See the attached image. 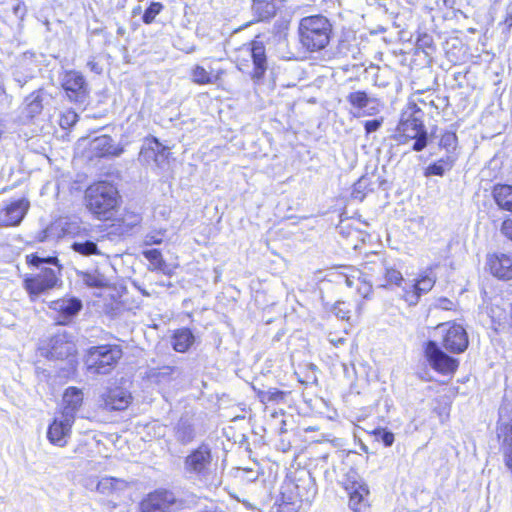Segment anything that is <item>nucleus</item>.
<instances>
[{"instance_id":"nucleus-46","label":"nucleus","mask_w":512,"mask_h":512,"mask_svg":"<svg viewBox=\"0 0 512 512\" xmlns=\"http://www.w3.org/2000/svg\"><path fill=\"white\" fill-rule=\"evenodd\" d=\"M502 448L504 453L505 464L508 467V469H510L512 472V444L502 446Z\"/></svg>"},{"instance_id":"nucleus-25","label":"nucleus","mask_w":512,"mask_h":512,"mask_svg":"<svg viewBox=\"0 0 512 512\" xmlns=\"http://www.w3.org/2000/svg\"><path fill=\"white\" fill-rule=\"evenodd\" d=\"M497 436L502 440V446L512 444V413H509L506 406L499 409Z\"/></svg>"},{"instance_id":"nucleus-54","label":"nucleus","mask_w":512,"mask_h":512,"mask_svg":"<svg viewBox=\"0 0 512 512\" xmlns=\"http://www.w3.org/2000/svg\"><path fill=\"white\" fill-rule=\"evenodd\" d=\"M329 341L334 346H339L344 344L347 341V339L343 337L330 336Z\"/></svg>"},{"instance_id":"nucleus-24","label":"nucleus","mask_w":512,"mask_h":512,"mask_svg":"<svg viewBox=\"0 0 512 512\" xmlns=\"http://www.w3.org/2000/svg\"><path fill=\"white\" fill-rule=\"evenodd\" d=\"M50 307L64 318L60 323L65 324L66 320L71 319L81 310L82 302L77 298H63L53 301Z\"/></svg>"},{"instance_id":"nucleus-12","label":"nucleus","mask_w":512,"mask_h":512,"mask_svg":"<svg viewBox=\"0 0 512 512\" xmlns=\"http://www.w3.org/2000/svg\"><path fill=\"white\" fill-rule=\"evenodd\" d=\"M245 51L251 57L253 62V70L251 72V78L255 82L261 81L268 69L266 49L260 36L256 38L245 48Z\"/></svg>"},{"instance_id":"nucleus-32","label":"nucleus","mask_w":512,"mask_h":512,"mask_svg":"<svg viewBox=\"0 0 512 512\" xmlns=\"http://www.w3.org/2000/svg\"><path fill=\"white\" fill-rule=\"evenodd\" d=\"M78 278L90 288H103L107 285V279L98 270L77 271Z\"/></svg>"},{"instance_id":"nucleus-18","label":"nucleus","mask_w":512,"mask_h":512,"mask_svg":"<svg viewBox=\"0 0 512 512\" xmlns=\"http://www.w3.org/2000/svg\"><path fill=\"white\" fill-rule=\"evenodd\" d=\"M487 266L492 275L499 279H512V255L499 253L487 256Z\"/></svg>"},{"instance_id":"nucleus-63","label":"nucleus","mask_w":512,"mask_h":512,"mask_svg":"<svg viewBox=\"0 0 512 512\" xmlns=\"http://www.w3.org/2000/svg\"><path fill=\"white\" fill-rule=\"evenodd\" d=\"M358 248L357 244H354L353 249L356 250Z\"/></svg>"},{"instance_id":"nucleus-9","label":"nucleus","mask_w":512,"mask_h":512,"mask_svg":"<svg viewBox=\"0 0 512 512\" xmlns=\"http://www.w3.org/2000/svg\"><path fill=\"white\" fill-rule=\"evenodd\" d=\"M183 370L178 366L164 365L149 367L145 372L147 381L159 389L169 387L173 382L182 378Z\"/></svg>"},{"instance_id":"nucleus-35","label":"nucleus","mask_w":512,"mask_h":512,"mask_svg":"<svg viewBox=\"0 0 512 512\" xmlns=\"http://www.w3.org/2000/svg\"><path fill=\"white\" fill-rule=\"evenodd\" d=\"M126 486V482L114 478V477H104L97 483V491L102 494H109L115 490H121Z\"/></svg>"},{"instance_id":"nucleus-50","label":"nucleus","mask_w":512,"mask_h":512,"mask_svg":"<svg viewBox=\"0 0 512 512\" xmlns=\"http://www.w3.org/2000/svg\"><path fill=\"white\" fill-rule=\"evenodd\" d=\"M501 231L506 237L512 240V219H507L503 222Z\"/></svg>"},{"instance_id":"nucleus-55","label":"nucleus","mask_w":512,"mask_h":512,"mask_svg":"<svg viewBox=\"0 0 512 512\" xmlns=\"http://www.w3.org/2000/svg\"><path fill=\"white\" fill-rule=\"evenodd\" d=\"M197 512H220L217 508V506L213 503L210 505L205 506L203 509H199Z\"/></svg>"},{"instance_id":"nucleus-49","label":"nucleus","mask_w":512,"mask_h":512,"mask_svg":"<svg viewBox=\"0 0 512 512\" xmlns=\"http://www.w3.org/2000/svg\"><path fill=\"white\" fill-rule=\"evenodd\" d=\"M354 239L364 244L366 241L370 240V235L366 231L356 229L354 230Z\"/></svg>"},{"instance_id":"nucleus-6","label":"nucleus","mask_w":512,"mask_h":512,"mask_svg":"<svg viewBox=\"0 0 512 512\" xmlns=\"http://www.w3.org/2000/svg\"><path fill=\"white\" fill-rule=\"evenodd\" d=\"M122 356L123 350L119 345L92 346L87 350L84 363L89 374L107 375L116 367Z\"/></svg>"},{"instance_id":"nucleus-4","label":"nucleus","mask_w":512,"mask_h":512,"mask_svg":"<svg viewBox=\"0 0 512 512\" xmlns=\"http://www.w3.org/2000/svg\"><path fill=\"white\" fill-rule=\"evenodd\" d=\"M217 466L212 448L208 443H201L185 458L183 468L186 474L210 486L217 487L220 482L214 481L213 472Z\"/></svg>"},{"instance_id":"nucleus-40","label":"nucleus","mask_w":512,"mask_h":512,"mask_svg":"<svg viewBox=\"0 0 512 512\" xmlns=\"http://www.w3.org/2000/svg\"><path fill=\"white\" fill-rule=\"evenodd\" d=\"M359 123L364 127L367 135L377 131L383 124V117L373 118L368 120H359Z\"/></svg>"},{"instance_id":"nucleus-57","label":"nucleus","mask_w":512,"mask_h":512,"mask_svg":"<svg viewBox=\"0 0 512 512\" xmlns=\"http://www.w3.org/2000/svg\"><path fill=\"white\" fill-rule=\"evenodd\" d=\"M126 2H127V0H117L116 7L118 9H122V8H124Z\"/></svg>"},{"instance_id":"nucleus-10","label":"nucleus","mask_w":512,"mask_h":512,"mask_svg":"<svg viewBox=\"0 0 512 512\" xmlns=\"http://www.w3.org/2000/svg\"><path fill=\"white\" fill-rule=\"evenodd\" d=\"M425 355L433 369L442 374L453 373L458 367V361L443 352L434 341L426 344Z\"/></svg>"},{"instance_id":"nucleus-29","label":"nucleus","mask_w":512,"mask_h":512,"mask_svg":"<svg viewBox=\"0 0 512 512\" xmlns=\"http://www.w3.org/2000/svg\"><path fill=\"white\" fill-rule=\"evenodd\" d=\"M252 12L258 21H266L276 14L275 0H252Z\"/></svg>"},{"instance_id":"nucleus-1","label":"nucleus","mask_w":512,"mask_h":512,"mask_svg":"<svg viewBox=\"0 0 512 512\" xmlns=\"http://www.w3.org/2000/svg\"><path fill=\"white\" fill-rule=\"evenodd\" d=\"M26 260L29 265L41 268L40 273L24 280V287L31 296H39L58 284L61 266L57 257L30 254L26 256Z\"/></svg>"},{"instance_id":"nucleus-30","label":"nucleus","mask_w":512,"mask_h":512,"mask_svg":"<svg viewBox=\"0 0 512 512\" xmlns=\"http://www.w3.org/2000/svg\"><path fill=\"white\" fill-rule=\"evenodd\" d=\"M166 151L167 147L163 146L157 138L153 137L149 146L141 149L140 158L146 163L153 161L159 165V157H164Z\"/></svg>"},{"instance_id":"nucleus-7","label":"nucleus","mask_w":512,"mask_h":512,"mask_svg":"<svg viewBox=\"0 0 512 512\" xmlns=\"http://www.w3.org/2000/svg\"><path fill=\"white\" fill-rule=\"evenodd\" d=\"M407 138L415 139L412 149L422 151L427 146V131L422 120V111L415 104L402 114L398 127Z\"/></svg>"},{"instance_id":"nucleus-53","label":"nucleus","mask_w":512,"mask_h":512,"mask_svg":"<svg viewBox=\"0 0 512 512\" xmlns=\"http://www.w3.org/2000/svg\"><path fill=\"white\" fill-rule=\"evenodd\" d=\"M363 282H364V287L363 288H359L358 291L359 293H361L364 297H366L370 290H371V284H370V281H367L366 279H363Z\"/></svg>"},{"instance_id":"nucleus-43","label":"nucleus","mask_w":512,"mask_h":512,"mask_svg":"<svg viewBox=\"0 0 512 512\" xmlns=\"http://www.w3.org/2000/svg\"><path fill=\"white\" fill-rule=\"evenodd\" d=\"M385 278L388 283L395 285H400L403 281L402 274L393 268L386 269Z\"/></svg>"},{"instance_id":"nucleus-13","label":"nucleus","mask_w":512,"mask_h":512,"mask_svg":"<svg viewBox=\"0 0 512 512\" xmlns=\"http://www.w3.org/2000/svg\"><path fill=\"white\" fill-rule=\"evenodd\" d=\"M131 393L122 387L107 389L100 397V407L106 411H122L131 403Z\"/></svg>"},{"instance_id":"nucleus-3","label":"nucleus","mask_w":512,"mask_h":512,"mask_svg":"<svg viewBox=\"0 0 512 512\" xmlns=\"http://www.w3.org/2000/svg\"><path fill=\"white\" fill-rule=\"evenodd\" d=\"M38 351L42 357L48 360L64 362V366L61 367L65 371L64 376L75 371L77 364L76 345L72 336L67 332L58 333L49 340L42 342Z\"/></svg>"},{"instance_id":"nucleus-56","label":"nucleus","mask_w":512,"mask_h":512,"mask_svg":"<svg viewBox=\"0 0 512 512\" xmlns=\"http://www.w3.org/2000/svg\"><path fill=\"white\" fill-rule=\"evenodd\" d=\"M308 485H310V490H312V495H314L315 494L314 483H313V479L310 477V475L308 476Z\"/></svg>"},{"instance_id":"nucleus-38","label":"nucleus","mask_w":512,"mask_h":512,"mask_svg":"<svg viewBox=\"0 0 512 512\" xmlns=\"http://www.w3.org/2000/svg\"><path fill=\"white\" fill-rule=\"evenodd\" d=\"M143 255L155 267V269H162L165 265L162 254L158 249L145 250Z\"/></svg>"},{"instance_id":"nucleus-48","label":"nucleus","mask_w":512,"mask_h":512,"mask_svg":"<svg viewBox=\"0 0 512 512\" xmlns=\"http://www.w3.org/2000/svg\"><path fill=\"white\" fill-rule=\"evenodd\" d=\"M77 121V114L73 111H69L66 115L61 119V125H71Z\"/></svg>"},{"instance_id":"nucleus-27","label":"nucleus","mask_w":512,"mask_h":512,"mask_svg":"<svg viewBox=\"0 0 512 512\" xmlns=\"http://www.w3.org/2000/svg\"><path fill=\"white\" fill-rule=\"evenodd\" d=\"M336 483L342 488L349 498L348 506L352 503V480L350 474L352 473V466L349 463L342 462L336 468Z\"/></svg>"},{"instance_id":"nucleus-15","label":"nucleus","mask_w":512,"mask_h":512,"mask_svg":"<svg viewBox=\"0 0 512 512\" xmlns=\"http://www.w3.org/2000/svg\"><path fill=\"white\" fill-rule=\"evenodd\" d=\"M30 207L28 200L22 198L11 202L0 210V226L15 227L20 225Z\"/></svg>"},{"instance_id":"nucleus-52","label":"nucleus","mask_w":512,"mask_h":512,"mask_svg":"<svg viewBox=\"0 0 512 512\" xmlns=\"http://www.w3.org/2000/svg\"><path fill=\"white\" fill-rule=\"evenodd\" d=\"M434 410L440 416L441 422H444L449 417V407L447 405L435 408Z\"/></svg>"},{"instance_id":"nucleus-33","label":"nucleus","mask_w":512,"mask_h":512,"mask_svg":"<svg viewBox=\"0 0 512 512\" xmlns=\"http://www.w3.org/2000/svg\"><path fill=\"white\" fill-rule=\"evenodd\" d=\"M455 162V158L452 155H447L440 158L433 164H430L425 169V176H443L446 171L452 169Z\"/></svg>"},{"instance_id":"nucleus-61","label":"nucleus","mask_w":512,"mask_h":512,"mask_svg":"<svg viewBox=\"0 0 512 512\" xmlns=\"http://www.w3.org/2000/svg\"><path fill=\"white\" fill-rule=\"evenodd\" d=\"M346 283H347L348 286L352 285V282L350 281V279L348 277L346 278Z\"/></svg>"},{"instance_id":"nucleus-39","label":"nucleus","mask_w":512,"mask_h":512,"mask_svg":"<svg viewBox=\"0 0 512 512\" xmlns=\"http://www.w3.org/2000/svg\"><path fill=\"white\" fill-rule=\"evenodd\" d=\"M163 5L160 2H152L144 11L142 20L145 24H151L155 17L161 12Z\"/></svg>"},{"instance_id":"nucleus-36","label":"nucleus","mask_w":512,"mask_h":512,"mask_svg":"<svg viewBox=\"0 0 512 512\" xmlns=\"http://www.w3.org/2000/svg\"><path fill=\"white\" fill-rule=\"evenodd\" d=\"M192 81L199 85L212 84L216 81V77L203 66L196 65L191 71Z\"/></svg>"},{"instance_id":"nucleus-42","label":"nucleus","mask_w":512,"mask_h":512,"mask_svg":"<svg viewBox=\"0 0 512 512\" xmlns=\"http://www.w3.org/2000/svg\"><path fill=\"white\" fill-rule=\"evenodd\" d=\"M164 234L165 231L162 230L147 233L144 237L145 245H155L162 243Z\"/></svg>"},{"instance_id":"nucleus-41","label":"nucleus","mask_w":512,"mask_h":512,"mask_svg":"<svg viewBox=\"0 0 512 512\" xmlns=\"http://www.w3.org/2000/svg\"><path fill=\"white\" fill-rule=\"evenodd\" d=\"M457 144V136L454 132H445L440 139V146L447 149H455Z\"/></svg>"},{"instance_id":"nucleus-37","label":"nucleus","mask_w":512,"mask_h":512,"mask_svg":"<svg viewBox=\"0 0 512 512\" xmlns=\"http://www.w3.org/2000/svg\"><path fill=\"white\" fill-rule=\"evenodd\" d=\"M258 397L261 402H280L285 398V392L277 388H269L266 391H260Z\"/></svg>"},{"instance_id":"nucleus-16","label":"nucleus","mask_w":512,"mask_h":512,"mask_svg":"<svg viewBox=\"0 0 512 512\" xmlns=\"http://www.w3.org/2000/svg\"><path fill=\"white\" fill-rule=\"evenodd\" d=\"M435 282L436 277L433 275L432 270H426L415 283L403 288L405 300L410 305H416L421 295L428 293L433 288Z\"/></svg>"},{"instance_id":"nucleus-8","label":"nucleus","mask_w":512,"mask_h":512,"mask_svg":"<svg viewBox=\"0 0 512 512\" xmlns=\"http://www.w3.org/2000/svg\"><path fill=\"white\" fill-rule=\"evenodd\" d=\"M61 85L71 102L83 104L89 97V86L83 74L76 70L65 71Z\"/></svg>"},{"instance_id":"nucleus-2","label":"nucleus","mask_w":512,"mask_h":512,"mask_svg":"<svg viewBox=\"0 0 512 512\" xmlns=\"http://www.w3.org/2000/svg\"><path fill=\"white\" fill-rule=\"evenodd\" d=\"M86 208L98 219H110L119 204L116 187L107 182L99 181L85 190Z\"/></svg>"},{"instance_id":"nucleus-14","label":"nucleus","mask_w":512,"mask_h":512,"mask_svg":"<svg viewBox=\"0 0 512 512\" xmlns=\"http://www.w3.org/2000/svg\"><path fill=\"white\" fill-rule=\"evenodd\" d=\"M176 500L174 494L170 491H155L148 495L142 501V512H173L175 510Z\"/></svg>"},{"instance_id":"nucleus-44","label":"nucleus","mask_w":512,"mask_h":512,"mask_svg":"<svg viewBox=\"0 0 512 512\" xmlns=\"http://www.w3.org/2000/svg\"><path fill=\"white\" fill-rule=\"evenodd\" d=\"M376 435L386 447H390L394 442V434L390 431L379 430Z\"/></svg>"},{"instance_id":"nucleus-62","label":"nucleus","mask_w":512,"mask_h":512,"mask_svg":"<svg viewBox=\"0 0 512 512\" xmlns=\"http://www.w3.org/2000/svg\"><path fill=\"white\" fill-rule=\"evenodd\" d=\"M343 368H344V371L347 372L348 369H347V366L345 364H343Z\"/></svg>"},{"instance_id":"nucleus-23","label":"nucleus","mask_w":512,"mask_h":512,"mask_svg":"<svg viewBox=\"0 0 512 512\" xmlns=\"http://www.w3.org/2000/svg\"><path fill=\"white\" fill-rule=\"evenodd\" d=\"M174 437L182 445L191 443L196 437L193 418L189 415L182 416L174 427Z\"/></svg>"},{"instance_id":"nucleus-58","label":"nucleus","mask_w":512,"mask_h":512,"mask_svg":"<svg viewBox=\"0 0 512 512\" xmlns=\"http://www.w3.org/2000/svg\"><path fill=\"white\" fill-rule=\"evenodd\" d=\"M124 32H125V30L123 28H121V27L117 31V33L120 34V35H123Z\"/></svg>"},{"instance_id":"nucleus-17","label":"nucleus","mask_w":512,"mask_h":512,"mask_svg":"<svg viewBox=\"0 0 512 512\" xmlns=\"http://www.w3.org/2000/svg\"><path fill=\"white\" fill-rule=\"evenodd\" d=\"M74 421L75 420L63 415L55 418L47 431V437L49 441L54 445L64 447L67 443V439L70 436Z\"/></svg>"},{"instance_id":"nucleus-51","label":"nucleus","mask_w":512,"mask_h":512,"mask_svg":"<svg viewBox=\"0 0 512 512\" xmlns=\"http://www.w3.org/2000/svg\"><path fill=\"white\" fill-rule=\"evenodd\" d=\"M87 67L92 71L94 72L95 74H101L103 69L102 67L99 65L98 62L95 61L94 58L90 59L88 62H87Z\"/></svg>"},{"instance_id":"nucleus-5","label":"nucleus","mask_w":512,"mask_h":512,"mask_svg":"<svg viewBox=\"0 0 512 512\" xmlns=\"http://www.w3.org/2000/svg\"><path fill=\"white\" fill-rule=\"evenodd\" d=\"M331 28L329 20L322 15L302 18L298 28L301 45L310 52L324 49L329 43Z\"/></svg>"},{"instance_id":"nucleus-19","label":"nucleus","mask_w":512,"mask_h":512,"mask_svg":"<svg viewBox=\"0 0 512 512\" xmlns=\"http://www.w3.org/2000/svg\"><path fill=\"white\" fill-rule=\"evenodd\" d=\"M61 415L75 420L76 413L83 403V392L77 387H68L62 397Z\"/></svg>"},{"instance_id":"nucleus-21","label":"nucleus","mask_w":512,"mask_h":512,"mask_svg":"<svg viewBox=\"0 0 512 512\" xmlns=\"http://www.w3.org/2000/svg\"><path fill=\"white\" fill-rule=\"evenodd\" d=\"M89 150L95 157L119 156L123 149L115 146L109 135H101L94 138L89 145Z\"/></svg>"},{"instance_id":"nucleus-47","label":"nucleus","mask_w":512,"mask_h":512,"mask_svg":"<svg viewBox=\"0 0 512 512\" xmlns=\"http://www.w3.org/2000/svg\"><path fill=\"white\" fill-rule=\"evenodd\" d=\"M348 220H349L348 218H346V219L341 218L340 223L337 227V229L339 230V233L342 234L346 238L349 237L351 234L349 223H347V225H345V222Z\"/></svg>"},{"instance_id":"nucleus-34","label":"nucleus","mask_w":512,"mask_h":512,"mask_svg":"<svg viewBox=\"0 0 512 512\" xmlns=\"http://www.w3.org/2000/svg\"><path fill=\"white\" fill-rule=\"evenodd\" d=\"M46 97V94L42 89L37 90L31 93L27 98V113L30 117H34L41 113L43 109V101Z\"/></svg>"},{"instance_id":"nucleus-59","label":"nucleus","mask_w":512,"mask_h":512,"mask_svg":"<svg viewBox=\"0 0 512 512\" xmlns=\"http://www.w3.org/2000/svg\"><path fill=\"white\" fill-rule=\"evenodd\" d=\"M140 9H141V7H140V6H138L137 8H135V9L133 10V13H134V14H136L137 12H139V11H140Z\"/></svg>"},{"instance_id":"nucleus-20","label":"nucleus","mask_w":512,"mask_h":512,"mask_svg":"<svg viewBox=\"0 0 512 512\" xmlns=\"http://www.w3.org/2000/svg\"><path fill=\"white\" fill-rule=\"evenodd\" d=\"M354 117L373 116L380 111V102L374 97L368 96L365 92L358 91L354 93Z\"/></svg>"},{"instance_id":"nucleus-26","label":"nucleus","mask_w":512,"mask_h":512,"mask_svg":"<svg viewBox=\"0 0 512 512\" xmlns=\"http://www.w3.org/2000/svg\"><path fill=\"white\" fill-rule=\"evenodd\" d=\"M354 512H371L370 491L366 483L354 480Z\"/></svg>"},{"instance_id":"nucleus-28","label":"nucleus","mask_w":512,"mask_h":512,"mask_svg":"<svg viewBox=\"0 0 512 512\" xmlns=\"http://www.w3.org/2000/svg\"><path fill=\"white\" fill-rule=\"evenodd\" d=\"M195 337L189 328L174 331L171 338L172 348L178 353H185L194 343Z\"/></svg>"},{"instance_id":"nucleus-60","label":"nucleus","mask_w":512,"mask_h":512,"mask_svg":"<svg viewBox=\"0 0 512 512\" xmlns=\"http://www.w3.org/2000/svg\"><path fill=\"white\" fill-rule=\"evenodd\" d=\"M347 100L352 103V93L347 96Z\"/></svg>"},{"instance_id":"nucleus-31","label":"nucleus","mask_w":512,"mask_h":512,"mask_svg":"<svg viewBox=\"0 0 512 512\" xmlns=\"http://www.w3.org/2000/svg\"><path fill=\"white\" fill-rule=\"evenodd\" d=\"M493 197L500 209L512 212V186H495L493 190Z\"/></svg>"},{"instance_id":"nucleus-64","label":"nucleus","mask_w":512,"mask_h":512,"mask_svg":"<svg viewBox=\"0 0 512 512\" xmlns=\"http://www.w3.org/2000/svg\"><path fill=\"white\" fill-rule=\"evenodd\" d=\"M359 445L361 446V448H364V445L362 444L361 441H359Z\"/></svg>"},{"instance_id":"nucleus-22","label":"nucleus","mask_w":512,"mask_h":512,"mask_svg":"<svg viewBox=\"0 0 512 512\" xmlns=\"http://www.w3.org/2000/svg\"><path fill=\"white\" fill-rule=\"evenodd\" d=\"M71 249L82 256L89 257L92 255H102V252L98 248L97 241L92 237H88L86 231L83 233L79 232L74 237V241L71 244Z\"/></svg>"},{"instance_id":"nucleus-45","label":"nucleus","mask_w":512,"mask_h":512,"mask_svg":"<svg viewBox=\"0 0 512 512\" xmlns=\"http://www.w3.org/2000/svg\"><path fill=\"white\" fill-rule=\"evenodd\" d=\"M54 230V227L51 225V226H48L46 227L45 229L39 231L36 235H35V240L37 242H45V241H48L52 235V231Z\"/></svg>"},{"instance_id":"nucleus-11","label":"nucleus","mask_w":512,"mask_h":512,"mask_svg":"<svg viewBox=\"0 0 512 512\" xmlns=\"http://www.w3.org/2000/svg\"><path fill=\"white\" fill-rule=\"evenodd\" d=\"M439 329L444 333L442 344L452 353H462L468 347V337L465 329L458 324H441Z\"/></svg>"}]
</instances>
